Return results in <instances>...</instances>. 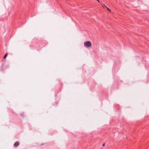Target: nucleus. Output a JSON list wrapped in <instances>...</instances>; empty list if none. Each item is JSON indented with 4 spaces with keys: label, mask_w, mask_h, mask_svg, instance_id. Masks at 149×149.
I'll return each instance as SVG.
<instances>
[{
    "label": "nucleus",
    "mask_w": 149,
    "mask_h": 149,
    "mask_svg": "<svg viewBox=\"0 0 149 149\" xmlns=\"http://www.w3.org/2000/svg\"><path fill=\"white\" fill-rule=\"evenodd\" d=\"M84 45L86 47H90L91 46V44L89 41H87L84 42Z\"/></svg>",
    "instance_id": "1"
},
{
    "label": "nucleus",
    "mask_w": 149,
    "mask_h": 149,
    "mask_svg": "<svg viewBox=\"0 0 149 149\" xmlns=\"http://www.w3.org/2000/svg\"><path fill=\"white\" fill-rule=\"evenodd\" d=\"M19 142L18 141H16L14 143V145L15 147L18 146L19 145Z\"/></svg>",
    "instance_id": "2"
},
{
    "label": "nucleus",
    "mask_w": 149,
    "mask_h": 149,
    "mask_svg": "<svg viewBox=\"0 0 149 149\" xmlns=\"http://www.w3.org/2000/svg\"><path fill=\"white\" fill-rule=\"evenodd\" d=\"M7 55H8L7 54H6L4 55V56H3V58H6V56H7Z\"/></svg>",
    "instance_id": "3"
},
{
    "label": "nucleus",
    "mask_w": 149,
    "mask_h": 149,
    "mask_svg": "<svg viewBox=\"0 0 149 149\" xmlns=\"http://www.w3.org/2000/svg\"><path fill=\"white\" fill-rule=\"evenodd\" d=\"M104 6L106 7L107 8V10L109 11H111V10L110 9H109V8H107L106 6L105 5H104Z\"/></svg>",
    "instance_id": "4"
},
{
    "label": "nucleus",
    "mask_w": 149,
    "mask_h": 149,
    "mask_svg": "<svg viewBox=\"0 0 149 149\" xmlns=\"http://www.w3.org/2000/svg\"><path fill=\"white\" fill-rule=\"evenodd\" d=\"M104 145H105V144H103V145H102V146H104Z\"/></svg>",
    "instance_id": "5"
},
{
    "label": "nucleus",
    "mask_w": 149,
    "mask_h": 149,
    "mask_svg": "<svg viewBox=\"0 0 149 149\" xmlns=\"http://www.w3.org/2000/svg\"><path fill=\"white\" fill-rule=\"evenodd\" d=\"M97 0V1H98V2H99V0Z\"/></svg>",
    "instance_id": "6"
}]
</instances>
